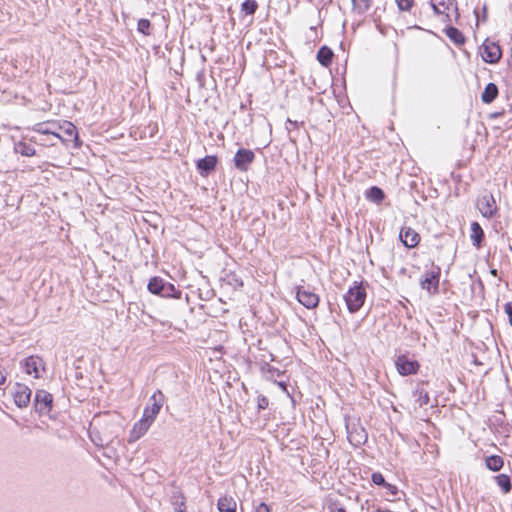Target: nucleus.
<instances>
[{
  "label": "nucleus",
  "mask_w": 512,
  "mask_h": 512,
  "mask_svg": "<svg viewBox=\"0 0 512 512\" xmlns=\"http://www.w3.org/2000/svg\"><path fill=\"white\" fill-rule=\"evenodd\" d=\"M385 194L383 190L377 186H372L366 192V198L376 204L381 203L384 200Z\"/></svg>",
  "instance_id": "obj_23"
},
{
  "label": "nucleus",
  "mask_w": 512,
  "mask_h": 512,
  "mask_svg": "<svg viewBox=\"0 0 512 512\" xmlns=\"http://www.w3.org/2000/svg\"><path fill=\"white\" fill-rule=\"evenodd\" d=\"M151 424L152 423L149 422L148 420L141 418L138 422L134 424L133 428L140 434L144 435L148 431Z\"/></svg>",
  "instance_id": "obj_34"
},
{
  "label": "nucleus",
  "mask_w": 512,
  "mask_h": 512,
  "mask_svg": "<svg viewBox=\"0 0 512 512\" xmlns=\"http://www.w3.org/2000/svg\"><path fill=\"white\" fill-rule=\"evenodd\" d=\"M483 15L485 16L486 15V7L483 8Z\"/></svg>",
  "instance_id": "obj_44"
},
{
  "label": "nucleus",
  "mask_w": 512,
  "mask_h": 512,
  "mask_svg": "<svg viewBox=\"0 0 512 512\" xmlns=\"http://www.w3.org/2000/svg\"><path fill=\"white\" fill-rule=\"evenodd\" d=\"M332 512H346L345 508L343 507H335Z\"/></svg>",
  "instance_id": "obj_42"
},
{
  "label": "nucleus",
  "mask_w": 512,
  "mask_h": 512,
  "mask_svg": "<svg viewBox=\"0 0 512 512\" xmlns=\"http://www.w3.org/2000/svg\"><path fill=\"white\" fill-rule=\"evenodd\" d=\"M165 281L160 277H153L149 280L147 288L149 292L155 295H161Z\"/></svg>",
  "instance_id": "obj_24"
},
{
  "label": "nucleus",
  "mask_w": 512,
  "mask_h": 512,
  "mask_svg": "<svg viewBox=\"0 0 512 512\" xmlns=\"http://www.w3.org/2000/svg\"><path fill=\"white\" fill-rule=\"evenodd\" d=\"M333 52L327 46H322L317 52V60L325 67L331 64Z\"/></svg>",
  "instance_id": "obj_22"
},
{
  "label": "nucleus",
  "mask_w": 512,
  "mask_h": 512,
  "mask_svg": "<svg viewBox=\"0 0 512 512\" xmlns=\"http://www.w3.org/2000/svg\"><path fill=\"white\" fill-rule=\"evenodd\" d=\"M143 435L140 434L138 431H136L134 428H132V430L130 431V434H129V442H135L136 440H138L139 438H141Z\"/></svg>",
  "instance_id": "obj_40"
},
{
  "label": "nucleus",
  "mask_w": 512,
  "mask_h": 512,
  "mask_svg": "<svg viewBox=\"0 0 512 512\" xmlns=\"http://www.w3.org/2000/svg\"><path fill=\"white\" fill-rule=\"evenodd\" d=\"M62 128V125L58 122L47 121L35 124V126L33 127V131L40 135H49L56 139L64 141L65 139L60 134Z\"/></svg>",
  "instance_id": "obj_12"
},
{
  "label": "nucleus",
  "mask_w": 512,
  "mask_h": 512,
  "mask_svg": "<svg viewBox=\"0 0 512 512\" xmlns=\"http://www.w3.org/2000/svg\"><path fill=\"white\" fill-rule=\"evenodd\" d=\"M372 482L377 485L381 486L384 489V497L388 501H395L398 499L399 490L396 485L388 483L384 476L380 472H374L371 476Z\"/></svg>",
  "instance_id": "obj_10"
},
{
  "label": "nucleus",
  "mask_w": 512,
  "mask_h": 512,
  "mask_svg": "<svg viewBox=\"0 0 512 512\" xmlns=\"http://www.w3.org/2000/svg\"><path fill=\"white\" fill-rule=\"evenodd\" d=\"M20 365L26 374L32 375L36 379L40 378L41 372L45 371V363L43 359L37 355H31L25 358Z\"/></svg>",
  "instance_id": "obj_6"
},
{
  "label": "nucleus",
  "mask_w": 512,
  "mask_h": 512,
  "mask_svg": "<svg viewBox=\"0 0 512 512\" xmlns=\"http://www.w3.org/2000/svg\"><path fill=\"white\" fill-rule=\"evenodd\" d=\"M172 505L176 512H186L185 497L180 492H175L173 494Z\"/></svg>",
  "instance_id": "obj_29"
},
{
  "label": "nucleus",
  "mask_w": 512,
  "mask_h": 512,
  "mask_svg": "<svg viewBox=\"0 0 512 512\" xmlns=\"http://www.w3.org/2000/svg\"><path fill=\"white\" fill-rule=\"evenodd\" d=\"M164 400L165 396L162 391H155L149 398V404L144 408L142 418L153 423L163 406Z\"/></svg>",
  "instance_id": "obj_3"
},
{
  "label": "nucleus",
  "mask_w": 512,
  "mask_h": 512,
  "mask_svg": "<svg viewBox=\"0 0 512 512\" xmlns=\"http://www.w3.org/2000/svg\"><path fill=\"white\" fill-rule=\"evenodd\" d=\"M398 8L402 11H408L412 7L413 0H396Z\"/></svg>",
  "instance_id": "obj_36"
},
{
  "label": "nucleus",
  "mask_w": 512,
  "mask_h": 512,
  "mask_svg": "<svg viewBox=\"0 0 512 512\" xmlns=\"http://www.w3.org/2000/svg\"><path fill=\"white\" fill-rule=\"evenodd\" d=\"M268 407V399L265 396L258 397V408L264 410Z\"/></svg>",
  "instance_id": "obj_39"
},
{
  "label": "nucleus",
  "mask_w": 512,
  "mask_h": 512,
  "mask_svg": "<svg viewBox=\"0 0 512 512\" xmlns=\"http://www.w3.org/2000/svg\"><path fill=\"white\" fill-rule=\"evenodd\" d=\"M486 467L491 471H499L504 465L503 458L498 455H491L486 458Z\"/></svg>",
  "instance_id": "obj_26"
},
{
  "label": "nucleus",
  "mask_w": 512,
  "mask_h": 512,
  "mask_svg": "<svg viewBox=\"0 0 512 512\" xmlns=\"http://www.w3.org/2000/svg\"><path fill=\"white\" fill-rule=\"evenodd\" d=\"M412 397L414 399L415 404L419 408L428 405L430 401L429 394L424 389L423 385L417 386V388L413 391Z\"/></svg>",
  "instance_id": "obj_18"
},
{
  "label": "nucleus",
  "mask_w": 512,
  "mask_h": 512,
  "mask_svg": "<svg viewBox=\"0 0 512 512\" xmlns=\"http://www.w3.org/2000/svg\"><path fill=\"white\" fill-rule=\"evenodd\" d=\"M254 512H270V508L264 502H260L255 505Z\"/></svg>",
  "instance_id": "obj_37"
},
{
  "label": "nucleus",
  "mask_w": 512,
  "mask_h": 512,
  "mask_svg": "<svg viewBox=\"0 0 512 512\" xmlns=\"http://www.w3.org/2000/svg\"><path fill=\"white\" fill-rule=\"evenodd\" d=\"M504 311H505V313L508 315V317H509V323H510V325L512 326V301L507 302V303L504 305Z\"/></svg>",
  "instance_id": "obj_38"
},
{
  "label": "nucleus",
  "mask_w": 512,
  "mask_h": 512,
  "mask_svg": "<svg viewBox=\"0 0 512 512\" xmlns=\"http://www.w3.org/2000/svg\"><path fill=\"white\" fill-rule=\"evenodd\" d=\"M258 8V3L256 0H245L241 5V11L245 12L247 15H253Z\"/></svg>",
  "instance_id": "obj_32"
},
{
  "label": "nucleus",
  "mask_w": 512,
  "mask_h": 512,
  "mask_svg": "<svg viewBox=\"0 0 512 512\" xmlns=\"http://www.w3.org/2000/svg\"><path fill=\"white\" fill-rule=\"evenodd\" d=\"M217 162L218 159L215 155H208L199 159L196 163V167L200 175L206 177L215 170Z\"/></svg>",
  "instance_id": "obj_16"
},
{
  "label": "nucleus",
  "mask_w": 512,
  "mask_h": 512,
  "mask_svg": "<svg viewBox=\"0 0 512 512\" xmlns=\"http://www.w3.org/2000/svg\"><path fill=\"white\" fill-rule=\"evenodd\" d=\"M441 268L431 263L430 270H426L420 280V287L429 293H436L439 288Z\"/></svg>",
  "instance_id": "obj_2"
},
{
  "label": "nucleus",
  "mask_w": 512,
  "mask_h": 512,
  "mask_svg": "<svg viewBox=\"0 0 512 512\" xmlns=\"http://www.w3.org/2000/svg\"><path fill=\"white\" fill-rule=\"evenodd\" d=\"M14 149L16 153L26 157H31L36 154L35 148L31 144L22 141L15 144Z\"/></svg>",
  "instance_id": "obj_25"
},
{
  "label": "nucleus",
  "mask_w": 512,
  "mask_h": 512,
  "mask_svg": "<svg viewBox=\"0 0 512 512\" xmlns=\"http://www.w3.org/2000/svg\"><path fill=\"white\" fill-rule=\"evenodd\" d=\"M498 96V87L494 83H488L481 95V99L484 103H492Z\"/></svg>",
  "instance_id": "obj_19"
},
{
  "label": "nucleus",
  "mask_w": 512,
  "mask_h": 512,
  "mask_svg": "<svg viewBox=\"0 0 512 512\" xmlns=\"http://www.w3.org/2000/svg\"><path fill=\"white\" fill-rule=\"evenodd\" d=\"M287 122H288L289 124H291V125L295 126V127L297 126V122H295V121H292V120L288 119V120H287Z\"/></svg>",
  "instance_id": "obj_43"
},
{
  "label": "nucleus",
  "mask_w": 512,
  "mask_h": 512,
  "mask_svg": "<svg viewBox=\"0 0 512 512\" xmlns=\"http://www.w3.org/2000/svg\"><path fill=\"white\" fill-rule=\"evenodd\" d=\"M31 389L22 383H16L13 392L14 402L17 407L25 408L29 405L31 400Z\"/></svg>",
  "instance_id": "obj_13"
},
{
  "label": "nucleus",
  "mask_w": 512,
  "mask_h": 512,
  "mask_svg": "<svg viewBox=\"0 0 512 512\" xmlns=\"http://www.w3.org/2000/svg\"><path fill=\"white\" fill-rule=\"evenodd\" d=\"M256 155L254 151L246 148H240L236 151L233 163L238 171L246 172L254 162Z\"/></svg>",
  "instance_id": "obj_8"
},
{
  "label": "nucleus",
  "mask_w": 512,
  "mask_h": 512,
  "mask_svg": "<svg viewBox=\"0 0 512 512\" xmlns=\"http://www.w3.org/2000/svg\"><path fill=\"white\" fill-rule=\"evenodd\" d=\"M35 410L40 415L48 414L53 407V396L46 390H37L35 393Z\"/></svg>",
  "instance_id": "obj_11"
},
{
  "label": "nucleus",
  "mask_w": 512,
  "mask_h": 512,
  "mask_svg": "<svg viewBox=\"0 0 512 512\" xmlns=\"http://www.w3.org/2000/svg\"><path fill=\"white\" fill-rule=\"evenodd\" d=\"M471 241L476 248H480L482 246V242L484 240V231L481 228L478 222L471 223Z\"/></svg>",
  "instance_id": "obj_17"
},
{
  "label": "nucleus",
  "mask_w": 512,
  "mask_h": 512,
  "mask_svg": "<svg viewBox=\"0 0 512 512\" xmlns=\"http://www.w3.org/2000/svg\"><path fill=\"white\" fill-rule=\"evenodd\" d=\"M399 238L407 248L416 247L420 241V235L411 227H403L400 230Z\"/></svg>",
  "instance_id": "obj_15"
},
{
  "label": "nucleus",
  "mask_w": 512,
  "mask_h": 512,
  "mask_svg": "<svg viewBox=\"0 0 512 512\" xmlns=\"http://www.w3.org/2000/svg\"><path fill=\"white\" fill-rule=\"evenodd\" d=\"M62 127V130H64L68 137H74L77 139L76 127L71 122L65 121Z\"/></svg>",
  "instance_id": "obj_35"
},
{
  "label": "nucleus",
  "mask_w": 512,
  "mask_h": 512,
  "mask_svg": "<svg viewBox=\"0 0 512 512\" xmlns=\"http://www.w3.org/2000/svg\"><path fill=\"white\" fill-rule=\"evenodd\" d=\"M348 441L355 447L363 445L367 441V433L360 423L355 421L346 422Z\"/></svg>",
  "instance_id": "obj_4"
},
{
  "label": "nucleus",
  "mask_w": 512,
  "mask_h": 512,
  "mask_svg": "<svg viewBox=\"0 0 512 512\" xmlns=\"http://www.w3.org/2000/svg\"><path fill=\"white\" fill-rule=\"evenodd\" d=\"M348 310L351 313L357 312L364 304L366 290L361 284L355 283L344 296Z\"/></svg>",
  "instance_id": "obj_1"
},
{
  "label": "nucleus",
  "mask_w": 512,
  "mask_h": 512,
  "mask_svg": "<svg viewBox=\"0 0 512 512\" xmlns=\"http://www.w3.org/2000/svg\"><path fill=\"white\" fill-rule=\"evenodd\" d=\"M6 381V372L5 369L0 366V385L4 384Z\"/></svg>",
  "instance_id": "obj_41"
},
{
  "label": "nucleus",
  "mask_w": 512,
  "mask_h": 512,
  "mask_svg": "<svg viewBox=\"0 0 512 512\" xmlns=\"http://www.w3.org/2000/svg\"><path fill=\"white\" fill-rule=\"evenodd\" d=\"M430 5L436 15H444L445 10H449L451 6H454L455 10L457 11V7L455 6V0H447V3L440 2L439 5L435 4L434 2H431Z\"/></svg>",
  "instance_id": "obj_28"
},
{
  "label": "nucleus",
  "mask_w": 512,
  "mask_h": 512,
  "mask_svg": "<svg viewBox=\"0 0 512 512\" xmlns=\"http://www.w3.org/2000/svg\"><path fill=\"white\" fill-rule=\"evenodd\" d=\"M353 10L358 14H363L371 7V0H352Z\"/></svg>",
  "instance_id": "obj_31"
},
{
  "label": "nucleus",
  "mask_w": 512,
  "mask_h": 512,
  "mask_svg": "<svg viewBox=\"0 0 512 512\" xmlns=\"http://www.w3.org/2000/svg\"><path fill=\"white\" fill-rule=\"evenodd\" d=\"M396 367L400 375L407 376L417 373L419 363L406 355H400L397 357Z\"/></svg>",
  "instance_id": "obj_14"
},
{
  "label": "nucleus",
  "mask_w": 512,
  "mask_h": 512,
  "mask_svg": "<svg viewBox=\"0 0 512 512\" xmlns=\"http://www.w3.org/2000/svg\"><path fill=\"white\" fill-rule=\"evenodd\" d=\"M220 512H236V501L232 497H221L217 503Z\"/></svg>",
  "instance_id": "obj_20"
},
{
  "label": "nucleus",
  "mask_w": 512,
  "mask_h": 512,
  "mask_svg": "<svg viewBox=\"0 0 512 512\" xmlns=\"http://www.w3.org/2000/svg\"><path fill=\"white\" fill-rule=\"evenodd\" d=\"M48 144H49V145H55V143H54V142H49Z\"/></svg>",
  "instance_id": "obj_45"
},
{
  "label": "nucleus",
  "mask_w": 512,
  "mask_h": 512,
  "mask_svg": "<svg viewBox=\"0 0 512 512\" xmlns=\"http://www.w3.org/2000/svg\"><path fill=\"white\" fill-rule=\"evenodd\" d=\"M477 208L483 217L488 219L493 218L498 211L493 194L485 193L480 196L477 200Z\"/></svg>",
  "instance_id": "obj_9"
},
{
  "label": "nucleus",
  "mask_w": 512,
  "mask_h": 512,
  "mask_svg": "<svg viewBox=\"0 0 512 512\" xmlns=\"http://www.w3.org/2000/svg\"><path fill=\"white\" fill-rule=\"evenodd\" d=\"M296 298L307 309H314L318 306L320 298L309 286H297Z\"/></svg>",
  "instance_id": "obj_5"
},
{
  "label": "nucleus",
  "mask_w": 512,
  "mask_h": 512,
  "mask_svg": "<svg viewBox=\"0 0 512 512\" xmlns=\"http://www.w3.org/2000/svg\"><path fill=\"white\" fill-rule=\"evenodd\" d=\"M497 485L502 489L504 494L509 493L512 490L511 479L506 474H499L495 477Z\"/></svg>",
  "instance_id": "obj_27"
},
{
  "label": "nucleus",
  "mask_w": 512,
  "mask_h": 512,
  "mask_svg": "<svg viewBox=\"0 0 512 512\" xmlns=\"http://www.w3.org/2000/svg\"><path fill=\"white\" fill-rule=\"evenodd\" d=\"M480 50L481 57L486 63H497L502 56L500 45L494 41H490L489 39L484 41Z\"/></svg>",
  "instance_id": "obj_7"
},
{
  "label": "nucleus",
  "mask_w": 512,
  "mask_h": 512,
  "mask_svg": "<svg viewBox=\"0 0 512 512\" xmlns=\"http://www.w3.org/2000/svg\"><path fill=\"white\" fill-rule=\"evenodd\" d=\"M446 36L456 45H462L465 42L463 33L455 27H447L445 29Z\"/></svg>",
  "instance_id": "obj_21"
},
{
  "label": "nucleus",
  "mask_w": 512,
  "mask_h": 512,
  "mask_svg": "<svg viewBox=\"0 0 512 512\" xmlns=\"http://www.w3.org/2000/svg\"><path fill=\"white\" fill-rule=\"evenodd\" d=\"M160 296L165 298H180L181 291L176 290L173 284L165 282L163 292Z\"/></svg>",
  "instance_id": "obj_30"
},
{
  "label": "nucleus",
  "mask_w": 512,
  "mask_h": 512,
  "mask_svg": "<svg viewBox=\"0 0 512 512\" xmlns=\"http://www.w3.org/2000/svg\"><path fill=\"white\" fill-rule=\"evenodd\" d=\"M137 30L138 32L142 33L143 35H150L151 34V23L148 19H140L137 24Z\"/></svg>",
  "instance_id": "obj_33"
}]
</instances>
